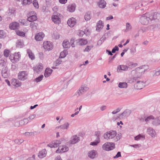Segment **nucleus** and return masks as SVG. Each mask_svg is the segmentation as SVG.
I'll return each mask as SVG.
<instances>
[{"label":"nucleus","mask_w":160,"mask_h":160,"mask_svg":"<svg viewBox=\"0 0 160 160\" xmlns=\"http://www.w3.org/2000/svg\"><path fill=\"white\" fill-rule=\"evenodd\" d=\"M132 82H136L134 85V88L136 89H141L145 86V82L140 77H134L132 78Z\"/></svg>","instance_id":"1"},{"label":"nucleus","mask_w":160,"mask_h":160,"mask_svg":"<svg viewBox=\"0 0 160 160\" xmlns=\"http://www.w3.org/2000/svg\"><path fill=\"white\" fill-rule=\"evenodd\" d=\"M115 148V144L113 142H107L104 143L102 146V149L107 151L112 150Z\"/></svg>","instance_id":"2"},{"label":"nucleus","mask_w":160,"mask_h":160,"mask_svg":"<svg viewBox=\"0 0 160 160\" xmlns=\"http://www.w3.org/2000/svg\"><path fill=\"white\" fill-rule=\"evenodd\" d=\"M148 68V65H144L136 68L135 70H132V72L135 71L137 72V73L142 74H143L145 72Z\"/></svg>","instance_id":"3"},{"label":"nucleus","mask_w":160,"mask_h":160,"mask_svg":"<svg viewBox=\"0 0 160 160\" xmlns=\"http://www.w3.org/2000/svg\"><path fill=\"white\" fill-rule=\"evenodd\" d=\"M117 135V132L115 131H111L107 132L104 134V138L107 140L112 139L115 137Z\"/></svg>","instance_id":"4"},{"label":"nucleus","mask_w":160,"mask_h":160,"mask_svg":"<svg viewBox=\"0 0 160 160\" xmlns=\"http://www.w3.org/2000/svg\"><path fill=\"white\" fill-rule=\"evenodd\" d=\"M21 55L20 52L15 53L14 55H10L9 58L11 61L13 63L18 62L20 58Z\"/></svg>","instance_id":"5"},{"label":"nucleus","mask_w":160,"mask_h":160,"mask_svg":"<svg viewBox=\"0 0 160 160\" xmlns=\"http://www.w3.org/2000/svg\"><path fill=\"white\" fill-rule=\"evenodd\" d=\"M27 20L30 22H32L37 19L36 14L34 11H31L28 14Z\"/></svg>","instance_id":"6"},{"label":"nucleus","mask_w":160,"mask_h":160,"mask_svg":"<svg viewBox=\"0 0 160 160\" xmlns=\"http://www.w3.org/2000/svg\"><path fill=\"white\" fill-rule=\"evenodd\" d=\"M43 47L46 50L49 51L53 48V44L49 41H45L43 42Z\"/></svg>","instance_id":"7"},{"label":"nucleus","mask_w":160,"mask_h":160,"mask_svg":"<svg viewBox=\"0 0 160 160\" xmlns=\"http://www.w3.org/2000/svg\"><path fill=\"white\" fill-rule=\"evenodd\" d=\"M88 89V87L86 85H82L77 91V94L78 96H81L85 93Z\"/></svg>","instance_id":"8"},{"label":"nucleus","mask_w":160,"mask_h":160,"mask_svg":"<svg viewBox=\"0 0 160 160\" xmlns=\"http://www.w3.org/2000/svg\"><path fill=\"white\" fill-rule=\"evenodd\" d=\"M28 73L27 72L22 71L20 72L18 75V78L20 80L24 81L27 79Z\"/></svg>","instance_id":"9"},{"label":"nucleus","mask_w":160,"mask_h":160,"mask_svg":"<svg viewBox=\"0 0 160 160\" xmlns=\"http://www.w3.org/2000/svg\"><path fill=\"white\" fill-rule=\"evenodd\" d=\"M60 14H57V15H53L52 16L51 19L53 22L55 24H59L61 22L60 18Z\"/></svg>","instance_id":"10"},{"label":"nucleus","mask_w":160,"mask_h":160,"mask_svg":"<svg viewBox=\"0 0 160 160\" xmlns=\"http://www.w3.org/2000/svg\"><path fill=\"white\" fill-rule=\"evenodd\" d=\"M62 141L59 140H54L48 144V146L51 148L57 147L61 143Z\"/></svg>","instance_id":"11"},{"label":"nucleus","mask_w":160,"mask_h":160,"mask_svg":"<svg viewBox=\"0 0 160 160\" xmlns=\"http://www.w3.org/2000/svg\"><path fill=\"white\" fill-rule=\"evenodd\" d=\"M150 18L147 17V14L145 13V15H143L140 18V22L142 24L145 25L147 24L148 23V21Z\"/></svg>","instance_id":"12"},{"label":"nucleus","mask_w":160,"mask_h":160,"mask_svg":"<svg viewBox=\"0 0 160 160\" xmlns=\"http://www.w3.org/2000/svg\"><path fill=\"white\" fill-rule=\"evenodd\" d=\"M68 148L65 145L61 146L59 147L58 149L56 151L57 153H63L68 151Z\"/></svg>","instance_id":"13"},{"label":"nucleus","mask_w":160,"mask_h":160,"mask_svg":"<svg viewBox=\"0 0 160 160\" xmlns=\"http://www.w3.org/2000/svg\"><path fill=\"white\" fill-rule=\"evenodd\" d=\"M76 20L73 18H69L67 22L68 25L70 27H73L76 23Z\"/></svg>","instance_id":"14"},{"label":"nucleus","mask_w":160,"mask_h":160,"mask_svg":"<svg viewBox=\"0 0 160 160\" xmlns=\"http://www.w3.org/2000/svg\"><path fill=\"white\" fill-rule=\"evenodd\" d=\"M97 155V152L95 150L91 151L88 153V157L91 159L95 158Z\"/></svg>","instance_id":"15"},{"label":"nucleus","mask_w":160,"mask_h":160,"mask_svg":"<svg viewBox=\"0 0 160 160\" xmlns=\"http://www.w3.org/2000/svg\"><path fill=\"white\" fill-rule=\"evenodd\" d=\"M45 35L42 32H39L37 33L35 36V40H42L45 37Z\"/></svg>","instance_id":"16"},{"label":"nucleus","mask_w":160,"mask_h":160,"mask_svg":"<svg viewBox=\"0 0 160 160\" xmlns=\"http://www.w3.org/2000/svg\"><path fill=\"white\" fill-rule=\"evenodd\" d=\"M33 68L35 72H41L43 69V66L42 64L40 63L37 65Z\"/></svg>","instance_id":"17"},{"label":"nucleus","mask_w":160,"mask_h":160,"mask_svg":"<svg viewBox=\"0 0 160 160\" xmlns=\"http://www.w3.org/2000/svg\"><path fill=\"white\" fill-rule=\"evenodd\" d=\"M80 140L79 137L76 135L72 136L70 140V143L72 144H74L78 142Z\"/></svg>","instance_id":"18"},{"label":"nucleus","mask_w":160,"mask_h":160,"mask_svg":"<svg viewBox=\"0 0 160 160\" xmlns=\"http://www.w3.org/2000/svg\"><path fill=\"white\" fill-rule=\"evenodd\" d=\"M152 125L155 126H158L160 125V116L157 117L155 118L152 121Z\"/></svg>","instance_id":"19"},{"label":"nucleus","mask_w":160,"mask_h":160,"mask_svg":"<svg viewBox=\"0 0 160 160\" xmlns=\"http://www.w3.org/2000/svg\"><path fill=\"white\" fill-rule=\"evenodd\" d=\"M19 26V24L17 22H13L9 25V28L11 29L15 30L18 29Z\"/></svg>","instance_id":"20"},{"label":"nucleus","mask_w":160,"mask_h":160,"mask_svg":"<svg viewBox=\"0 0 160 160\" xmlns=\"http://www.w3.org/2000/svg\"><path fill=\"white\" fill-rule=\"evenodd\" d=\"M47 154V151L45 149H43L39 152L38 154V157L40 158H42L45 157Z\"/></svg>","instance_id":"21"},{"label":"nucleus","mask_w":160,"mask_h":160,"mask_svg":"<svg viewBox=\"0 0 160 160\" xmlns=\"http://www.w3.org/2000/svg\"><path fill=\"white\" fill-rule=\"evenodd\" d=\"M12 84L17 87L20 86L21 85V83L18 80L16 79H12Z\"/></svg>","instance_id":"22"},{"label":"nucleus","mask_w":160,"mask_h":160,"mask_svg":"<svg viewBox=\"0 0 160 160\" xmlns=\"http://www.w3.org/2000/svg\"><path fill=\"white\" fill-rule=\"evenodd\" d=\"M104 26L103 23L101 20L99 21L97 23L96 26V30L98 31L101 30Z\"/></svg>","instance_id":"23"},{"label":"nucleus","mask_w":160,"mask_h":160,"mask_svg":"<svg viewBox=\"0 0 160 160\" xmlns=\"http://www.w3.org/2000/svg\"><path fill=\"white\" fill-rule=\"evenodd\" d=\"M98 4L99 8H103L105 7L106 3L104 0H101L98 2Z\"/></svg>","instance_id":"24"},{"label":"nucleus","mask_w":160,"mask_h":160,"mask_svg":"<svg viewBox=\"0 0 160 160\" xmlns=\"http://www.w3.org/2000/svg\"><path fill=\"white\" fill-rule=\"evenodd\" d=\"M27 53L28 55L29 58L32 60L35 59V56L34 54L32 53L31 50L29 49H28L27 50Z\"/></svg>","instance_id":"25"},{"label":"nucleus","mask_w":160,"mask_h":160,"mask_svg":"<svg viewBox=\"0 0 160 160\" xmlns=\"http://www.w3.org/2000/svg\"><path fill=\"white\" fill-rule=\"evenodd\" d=\"M2 77L4 78H7L8 76V72L6 68H3L2 70Z\"/></svg>","instance_id":"26"},{"label":"nucleus","mask_w":160,"mask_h":160,"mask_svg":"<svg viewBox=\"0 0 160 160\" xmlns=\"http://www.w3.org/2000/svg\"><path fill=\"white\" fill-rule=\"evenodd\" d=\"M52 71V69L49 68H46L44 73V76L45 77L47 78L49 76L51 75Z\"/></svg>","instance_id":"27"},{"label":"nucleus","mask_w":160,"mask_h":160,"mask_svg":"<svg viewBox=\"0 0 160 160\" xmlns=\"http://www.w3.org/2000/svg\"><path fill=\"white\" fill-rule=\"evenodd\" d=\"M131 113V111L129 110H126L120 115V116H123L124 117L128 116Z\"/></svg>","instance_id":"28"},{"label":"nucleus","mask_w":160,"mask_h":160,"mask_svg":"<svg viewBox=\"0 0 160 160\" xmlns=\"http://www.w3.org/2000/svg\"><path fill=\"white\" fill-rule=\"evenodd\" d=\"M148 131L149 132V134L152 137H155L156 133L153 128H148Z\"/></svg>","instance_id":"29"},{"label":"nucleus","mask_w":160,"mask_h":160,"mask_svg":"<svg viewBox=\"0 0 160 160\" xmlns=\"http://www.w3.org/2000/svg\"><path fill=\"white\" fill-rule=\"evenodd\" d=\"M69 126V123L68 122H67L62 125H60L56 127V128H60L63 129H67L68 128Z\"/></svg>","instance_id":"30"},{"label":"nucleus","mask_w":160,"mask_h":160,"mask_svg":"<svg viewBox=\"0 0 160 160\" xmlns=\"http://www.w3.org/2000/svg\"><path fill=\"white\" fill-rule=\"evenodd\" d=\"M62 46L64 48H69L70 47V44L68 41H63Z\"/></svg>","instance_id":"31"},{"label":"nucleus","mask_w":160,"mask_h":160,"mask_svg":"<svg viewBox=\"0 0 160 160\" xmlns=\"http://www.w3.org/2000/svg\"><path fill=\"white\" fill-rule=\"evenodd\" d=\"M128 85L126 82H119L118 85V87L120 88H127Z\"/></svg>","instance_id":"32"},{"label":"nucleus","mask_w":160,"mask_h":160,"mask_svg":"<svg viewBox=\"0 0 160 160\" xmlns=\"http://www.w3.org/2000/svg\"><path fill=\"white\" fill-rule=\"evenodd\" d=\"M67 10L70 12H73L75 10V6L73 5H68L67 8Z\"/></svg>","instance_id":"33"},{"label":"nucleus","mask_w":160,"mask_h":160,"mask_svg":"<svg viewBox=\"0 0 160 160\" xmlns=\"http://www.w3.org/2000/svg\"><path fill=\"white\" fill-rule=\"evenodd\" d=\"M129 68V67L126 65H119L118 68L123 71H127Z\"/></svg>","instance_id":"34"},{"label":"nucleus","mask_w":160,"mask_h":160,"mask_svg":"<svg viewBox=\"0 0 160 160\" xmlns=\"http://www.w3.org/2000/svg\"><path fill=\"white\" fill-rule=\"evenodd\" d=\"M68 54V52L67 50H64L61 52L60 54L59 58H65Z\"/></svg>","instance_id":"35"},{"label":"nucleus","mask_w":160,"mask_h":160,"mask_svg":"<svg viewBox=\"0 0 160 160\" xmlns=\"http://www.w3.org/2000/svg\"><path fill=\"white\" fill-rule=\"evenodd\" d=\"M29 121L28 118H25L23 120H21L20 121V124L21 125H24L27 124Z\"/></svg>","instance_id":"36"},{"label":"nucleus","mask_w":160,"mask_h":160,"mask_svg":"<svg viewBox=\"0 0 160 160\" xmlns=\"http://www.w3.org/2000/svg\"><path fill=\"white\" fill-rule=\"evenodd\" d=\"M144 137L143 135H142L141 134H139L138 135L135 137L134 139L135 140H139L140 139L143 140L144 139Z\"/></svg>","instance_id":"37"},{"label":"nucleus","mask_w":160,"mask_h":160,"mask_svg":"<svg viewBox=\"0 0 160 160\" xmlns=\"http://www.w3.org/2000/svg\"><path fill=\"white\" fill-rule=\"evenodd\" d=\"M24 46V44L22 41H20L17 43L16 46L18 48H21Z\"/></svg>","instance_id":"38"},{"label":"nucleus","mask_w":160,"mask_h":160,"mask_svg":"<svg viewBox=\"0 0 160 160\" xmlns=\"http://www.w3.org/2000/svg\"><path fill=\"white\" fill-rule=\"evenodd\" d=\"M84 18L86 21H88L91 19L90 13L89 12H87L84 16Z\"/></svg>","instance_id":"39"},{"label":"nucleus","mask_w":160,"mask_h":160,"mask_svg":"<svg viewBox=\"0 0 160 160\" xmlns=\"http://www.w3.org/2000/svg\"><path fill=\"white\" fill-rule=\"evenodd\" d=\"M77 43L78 45H85L87 44L88 41H78Z\"/></svg>","instance_id":"40"},{"label":"nucleus","mask_w":160,"mask_h":160,"mask_svg":"<svg viewBox=\"0 0 160 160\" xmlns=\"http://www.w3.org/2000/svg\"><path fill=\"white\" fill-rule=\"evenodd\" d=\"M154 119V117L152 115H150L148 117L145 119V121L146 123H148V122L151 121L153 120Z\"/></svg>","instance_id":"41"},{"label":"nucleus","mask_w":160,"mask_h":160,"mask_svg":"<svg viewBox=\"0 0 160 160\" xmlns=\"http://www.w3.org/2000/svg\"><path fill=\"white\" fill-rule=\"evenodd\" d=\"M16 34L18 36H21L24 37L25 36V33L20 30H18L16 31Z\"/></svg>","instance_id":"42"},{"label":"nucleus","mask_w":160,"mask_h":160,"mask_svg":"<svg viewBox=\"0 0 160 160\" xmlns=\"http://www.w3.org/2000/svg\"><path fill=\"white\" fill-rule=\"evenodd\" d=\"M35 132H25L24 134L26 136L29 137L32 136H34V133Z\"/></svg>","instance_id":"43"},{"label":"nucleus","mask_w":160,"mask_h":160,"mask_svg":"<svg viewBox=\"0 0 160 160\" xmlns=\"http://www.w3.org/2000/svg\"><path fill=\"white\" fill-rule=\"evenodd\" d=\"M32 0H24L23 1L22 4L23 5H26L27 4H29L31 3Z\"/></svg>","instance_id":"44"},{"label":"nucleus","mask_w":160,"mask_h":160,"mask_svg":"<svg viewBox=\"0 0 160 160\" xmlns=\"http://www.w3.org/2000/svg\"><path fill=\"white\" fill-rule=\"evenodd\" d=\"M137 64L136 63L130 62L129 63L128 67L129 68H131L136 67L137 66Z\"/></svg>","instance_id":"45"},{"label":"nucleus","mask_w":160,"mask_h":160,"mask_svg":"<svg viewBox=\"0 0 160 160\" xmlns=\"http://www.w3.org/2000/svg\"><path fill=\"white\" fill-rule=\"evenodd\" d=\"M99 142V138H97L95 140V142H91L90 145L94 146L97 145V144Z\"/></svg>","instance_id":"46"},{"label":"nucleus","mask_w":160,"mask_h":160,"mask_svg":"<svg viewBox=\"0 0 160 160\" xmlns=\"http://www.w3.org/2000/svg\"><path fill=\"white\" fill-rule=\"evenodd\" d=\"M43 78V75H41L39 76L38 78H37L35 79V81L37 82H38L41 81Z\"/></svg>","instance_id":"47"},{"label":"nucleus","mask_w":160,"mask_h":160,"mask_svg":"<svg viewBox=\"0 0 160 160\" xmlns=\"http://www.w3.org/2000/svg\"><path fill=\"white\" fill-rule=\"evenodd\" d=\"M153 17V19L159 20L160 19V14L158 13H155Z\"/></svg>","instance_id":"48"},{"label":"nucleus","mask_w":160,"mask_h":160,"mask_svg":"<svg viewBox=\"0 0 160 160\" xmlns=\"http://www.w3.org/2000/svg\"><path fill=\"white\" fill-rule=\"evenodd\" d=\"M126 28L125 30V32H127L131 29V27L130 24L128 23H127L126 24Z\"/></svg>","instance_id":"49"},{"label":"nucleus","mask_w":160,"mask_h":160,"mask_svg":"<svg viewBox=\"0 0 160 160\" xmlns=\"http://www.w3.org/2000/svg\"><path fill=\"white\" fill-rule=\"evenodd\" d=\"M24 140L22 139H16L15 140V142L18 144H20L24 142Z\"/></svg>","instance_id":"50"},{"label":"nucleus","mask_w":160,"mask_h":160,"mask_svg":"<svg viewBox=\"0 0 160 160\" xmlns=\"http://www.w3.org/2000/svg\"><path fill=\"white\" fill-rule=\"evenodd\" d=\"M6 36V33L3 30H0V38H3Z\"/></svg>","instance_id":"51"},{"label":"nucleus","mask_w":160,"mask_h":160,"mask_svg":"<svg viewBox=\"0 0 160 160\" xmlns=\"http://www.w3.org/2000/svg\"><path fill=\"white\" fill-rule=\"evenodd\" d=\"M9 50L7 49L5 50L4 52V56L6 58L8 57L9 55Z\"/></svg>","instance_id":"52"},{"label":"nucleus","mask_w":160,"mask_h":160,"mask_svg":"<svg viewBox=\"0 0 160 160\" xmlns=\"http://www.w3.org/2000/svg\"><path fill=\"white\" fill-rule=\"evenodd\" d=\"M62 62V61L60 60V59H58L54 63V65L56 66H57L61 64Z\"/></svg>","instance_id":"53"},{"label":"nucleus","mask_w":160,"mask_h":160,"mask_svg":"<svg viewBox=\"0 0 160 160\" xmlns=\"http://www.w3.org/2000/svg\"><path fill=\"white\" fill-rule=\"evenodd\" d=\"M33 4L34 7L36 8H39V5L36 0H34L33 1Z\"/></svg>","instance_id":"54"},{"label":"nucleus","mask_w":160,"mask_h":160,"mask_svg":"<svg viewBox=\"0 0 160 160\" xmlns=\"http://www.w3.org/2000/svg\"><path fill=\"white\" fill-rule=\"evenodd\" d=\"M93 46H87L85 48V49L84 50V52H89L92 48Z\"/></svg>","instance_id":"55"},{"label":"nucleus","mask_w":160,"mask_h":160,"mask_svg":"<svg viewBox=\"0 0 160 160\" xmlns=\"http://www.w3.org/2000/svg\"><path fill=\"white\" fill-rule=\"evenodd\" d=\"M19 22L24 25H26L27 24V21L25 19H20L19 20Z\"/></svg>","instance_id":"56"},{"label":"nucleus","mask_w":160,"mask_h":160,"mask_svg":"<svg viewBox=\"0 0 160 160\" xmlns=\"http://www.w3.org/2000/svg\"><path fill=\"white\" fill-rule=\"evenodd\" d=\"M119 50V48L117 46H116L112 50V52L113 53H115L116 51H118Z\"/></svg>","instance_id":"57"},{"label":"nucleus","mask_w":160,"mask_h":160,"mask_svg":"<svg viewBox=\"0 0 160 160\" xmlns=\"http://www.w3.org/2000/svg\"><path fill=\"white\" fill-rule=\"evenodd\" d=\"M160 74V69H159L158 70L156 71L155 72L153 75V76H157Z\"/></svg>","instance_id":"58"},{"label":"nucleus","mask_w":160,"mask_h":160,"mask_svg":"<svg viewBox=\"0 0 160 160\" xmlns=\"http://www.w3.org/2000/svg\"><path fill=\"white\" fill-rule=\"evenodd\" d=\"M84 34H85V33L83 31H82V30H79L78 31V34L79 36H80V37H82L83 35H84Z\"/></svg>","instance_id":"59"},{"label":"nucleus","mask_w":160,"mask_h":160,"mask_svg":"<svg viewBox=\"0 0 160 160\" xmlns=\"http://www.w3.org/2000/svg\"><path fill=\"white\" fill-rule=\"evenodd\" d=\"M115 137V138L114 139V140L115 141H117L120 139L121 136V135L118 134L117 135H116Z\"/></svg>","instance_id":"60"},{"label":"nucleus","mask_w":160,"mask_h":160,"mask_svg":"<svg viewBox=\"0 0 160 160\" xmlns=\"http://www.w3.org/2000/svg\"><path fill=\"white\" fill-rule=\"evenodd\" d=\"M121 152H118L116 155L113 157V158H118L119 157H121Z\"/></svg>","instance_id":"61"},{"label":"nucleus","mask_w":160,"mask_h":160,"mask_svg":"<svg viewBox=\"0 0 160 160\" xmlns=\"http://www.w3.org/2000/svg\"><path fill=\"white\" fill-rule=\"evenodd\" d=\"M131 147H134L135 148H138L140 147L141 146V145L140 144H134L131 145Z\"/></svg>","instance_id":"62"},{"label":"nucleus","mask_w":160,"mask_h":160,"mask_svg":"<svg viewBox=\"0 0 160 160\" xmlns=\"http://www.w3.org/2000/svg\"><path fill=\"white\" fill-rule=\"evenodd\" d=\"M101 133L100 131H98L95 132V136L97 137V138H99V136L100 135Z\"/></svg>","instance_id":"63"},{"label":"nucleus","mask_w":160,"mask_h":160,"mask_svg":"<svg viewBox=\"0 0 160 160\" xmlns=\"http://www.w3.org/2000/svg\"><path fill=\"white\" fill-rule=\"evenodd\" d=\"M26 160H35V155H33L32 157L28 158Z\"/></svg>","instance_id":"64"}]
</instances>
